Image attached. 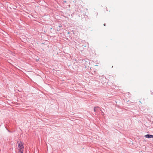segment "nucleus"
Returning <instances> with one entry per match:
<instances>
[{"instance_id":"nucleus-4","label":"nucleus","mask_w":153,"mask_h":153,"mask_svg":"<svg viewBox=\"0 0 153 153\" xmlns=\"http://www.w3.org/2000/svg\"><path fill=\"white\" fill-rule=\"evenodd\" d=\"M104 26H105V24H104Z\"/></svg>"},{"instance_id":"nucleus-5","label":"nucleus","mask_w":153,"mask_h":153,"mask_svg":"<svg viewBox=\"0 0 153 153\" xmlns=\"http://www.w3.org/2000/svg\"><path fill=\"white\" fill-rule=\"evenodd\" d=\"M152 138H153V135Z\"/></svg>"},{"instance_id":"nucleus-2","label":"nucleus","mask_w":153,"mask_h":153,"mask_svg":"<svg viewBox=\"0 0 153 153\" xmlns=\"http://www.w3.org/2000/svg\"><path fill=\"white\" fill-rule=\"evenodd\" d=\"M153 135L147 134L145 136V137L147 138H152Z\"/></svg>"},{"instance_id":"nucleus-3","label":"nucleus","mask_w":153,"mask_h":153,"mask_svg":"<svg viewBox=\"0 0 153 153\" xmlns=\"http://www.w3.org/2000/svg\"><path fill=\"white\" fill-rule=\"evenodd\" d=\"M99 108V107H98V106H97V107H95L94 108V111H95V112H96L97 110V108Z\"/></svg>"},{"instance_id":"nucleus-1","label":"nucleus","mask_w":153,"mask_h":153,"mask_svg":"<svg viewBox=\"0 0 153 153\" xmlns=\"http://www.w3.org/2000/svg\"><path fill=\"white\" fill-rule=\"evenodd\" d=\"M17 143L18 144L17 153H23L24 146L23 145V143L21 141H18L17 142Z\"/></svg>"}]
</instances>
